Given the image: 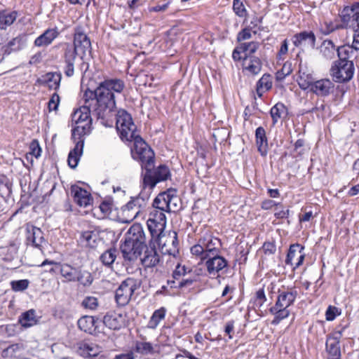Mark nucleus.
<instances>
[{"mask_svg":"<svg viewBox=\"0 0 359 359\" xmlns=\"http://www.w3.org/2000/svg\"><path fill=\"white\" fill-rule=\"evenodd\" d=\"M205 262L207 270L210 275H216L217 273L228 266V261L219 253L208 257Z\"/></svg>","mask_w":359,"mask_h":359,"instance_id":"nucleus-18","label":"nucleus"},{"mask_svg":"<svg viewBox=\"0 0 359 359\" xmlns=\"http://www.w3.org/2000/svg\"><path fill=\"white\" fill-rule=\"evenodd\" d=\"M291 41L295 47L300 48L302 51L305 49L316 48V36L311 30H303L294 34Z\"/></svg>","mask_w":359,"mask_h":359,"instance_id":"nucleus-10","label":"nucleus"},{"mask_svg":"<svg viewBox=\"0 0 359 359\" xmlns=\"http://www.w3.org/2000/svg\"><path fill=\"white\" fill-rule=\"evenodd\" d=\"M179 200L180 198L177 196V189L170 188L160 193L154 198L152 205L159 210L170 212L172 201Z\"/></svg>","mask_w":359,"mask_h":359,"instance_id":"nucleus-11","label":"nucleus"},{"mask_svg":"<svg viewBox=\"0 0 359 359\" xmlns=\"http://www.w3.org/2000/svg\"><path fill=\"white\" fill-rule=\"evenodd\" d=\"M72 45L74 46L79 58L83 61V65L88 57L93 58L90 39L81 27H75Z\"/></svg>","mask_w":359,"mask_h":359,"instance_id":"nucleus-5","label":"nucleus"},{"mask_svg":"<svg viewBox=\"0 0 359 359\" xmlns=\"http://www.w3.org/2000/svg\"><path fill=\"white\" fill-rule=\"evenodd\" d=\"M125 88V82L117 78L105 79L99 83L97 88L92 90L87 88L83 93L84 104L72 114V121L77 125L72 130V140L76 141L77 137L90 133L92 129V114L101 123L106 125L109 117L116 109L114 93H121Z\"/></svg>","mask_w":359,"mask_h":359,"instance_id":"nucleus-1","label":"nucleus"},{"mask_svg":"<svg viewBox=\"0 0 359 359\" xmlns=\"http://www.w3.org/2000/svg\"><path fill=\"white\" fill-rule=\"evenodd\" d=\"M12 184L6 178L0 179V196L3 198L8 197L11 192Z\"/></svg>","mask_w":359,"mask_h":359,"instance_id":"nucleus-46","label":"nucleus"},{"mask_svg":"<svg viewBox=\"0 0 359 359\" xmlns=\"http://www.w3.org/2000/svg\"><path fill=\"white\" fill-rule=\"evenodd\" d=\"M272 88V76L266 73L258 80L256 83V93L259 97H262L263 93Z\"/></svg>","mask_w":359,"mask_h":359,"instance_id":"nucleus-31","label":"nucleus"},{"mask_svg":"<svg viewBox=\"0 0 359 359\" xmlns=\"http://www.w3.org/2000/svg\"><path fill=\"white\" fill-rule=\"evenodd\" d=\"M70 191L74 202L81 207L86 208L93 201L90 193L85 189L74 184L71 186Z\"/></svg>","mask_w":359,"mask_h":359,"instance_id":"nucleus-17","label":"nucleus"},{"mask_svg":"<svg viewBox=\"0 0 359 359\" xmlns=\"http://www.w3.org/2000/svg\"><path fill=\"white\" fill-rule=\"evenodd\" d=\"M262 249L265 255H271L275 254L276 246L275 241H266L262 245Z\"/></svg>","mask_w":359,"mask_h":359,"instance_id":"nucleus-55","label":"nucleus"},{"mask_svg":"<svg viewBox=\"0 0 359 359\" xmlns=\"http://www.w3.org/2000/svg\"><path fill=\"white\" fill-rule=\"evenodd\" d=\"M134 351L143 355H153L155 353L151 343L140 341L135 342Z\"/></svg>","mask_w":359,"mask_h":359,"instance_id":"nucleus-37","label":"nucleus"},{"mask_svg":"<svg viewBox=\"0 0 359 359\" xmlns=\"http://www.w3.org/2000/svg\"><path fill=\"white\" fill-rule=\"evenodd\" d=\"M353 49L354 48L353 47V45L351 46H341L338 47L336 50L337 52V55L339 57L338 62H351V60H348L349 57V53H353Z\"/></svg>","mask_w":359,"mask_h":359,"instance_id":"nucleus-42","label":"nucleus"},{"mask_svg":"<svg viewBox=\"0 0 359 359\" xmlns=\"http://www.w3.org/2000/svg\"><path fill=\"white\" fill-rule=\"evenodd\" d=\"M147 248L146 238L142 226L133 224L125 235V240L121 244L120 250L125 260L131 262L140 257Z\"/></svg>","mask_w":359,"mask_h":359,"instance_id":"nucleus-2","label":"nucleus"},{"mask_svg":"<svg viewBox=\"0 0 359 359\" xmlns=\"http://www.w3.org/2000/svg\"><path fill=\"white\" fill-rule=\"evenodd\" d=\"M222 245V243L220 239L218 238L212 236L211 241L208 242L207 245L204 248L205 251V258H208V257L217 254L219 252V248Z\"/></svg>","mask_w":359,"mask_h":359,"instance_id":"nucleus-38","label":"nucleus"},{"mask_svg":"<svg viewBox=\"0 0 359 359\" xmlns=\"http://www.w3.org/2000/svg\"><path fill=\"white\" fill-rule=\"evenodd\" d=\"M99 238V234L95 231H86L81 233L80 236L81 242L86 247L95 248L97 246V242Z\"/></svg>","mask_w":359,"mask_h":359,"instance_id":"nucleus-34","label":"nucleus"},{"mask_svg":"<svg viewBox=\"0 0 359 359\" xmlns=\"http://www.w3.org/2000/svg\"><path fill=\"white\" fill-rule=\"evenodd\" d=\"M81 306L84 309L95 310L99 306L98 299L95 297L87 296L83 299Z\"/></svg>","mask_w":359,"mask_h":359,"instance_id":"nucleus-45","label":"nucleus"},{"mask_svg":"<svg viewBox=\"0 0 359 359\" xmlns=\"http://www.w3.org/2000/svg\"><path fill=\"white\" fill-rule=\"evenodd\" d=\"M165 313L166 309L164 307H161L159 309L156 310L153 313L149 321V327L150 328L155 329L159 324L160 321L164 319Z\"/></svg>","mask_w":359,"mask_h":359,"instance_id":"nucleus-41","label":"nucleus"},{"mask_svg":"<svg viewBox=\"0 0 359 359\" xmlns=\"http://www.w3.org/2000/svg\"><path fill=\"white\" fill-rule=\"evenodd\" d=\"M84 141L85 139L81 137H77L76 140L74 141L75 146L70 150L67 157L68 165L72 169H75L78 166L83 152Z\"/></svg>","mask_w":359,"mask_h":359,"instance_id":"nucleus-20","label":"nucleus"},{"mask_svg":"<svg viewBox=\"0 0 359 359\" xmlns=\"http://www.w3.org/2000/svg\"><path fill=\"white\" fill-rule=\"evenodd\" d=\"M341 310L334 306L330 305L325 311V319L327 321L334 320L337 316L341 315Z\"/></svg>","mask_w":359,"mask_h":359,"instance_id":"nucleus-50","label":"nucleus"},{"mask_svg":"<svg viewBox=\"0 0 359 359\" xmlns=\"http://www.w3.org/2000/svg\"><path fill=\"white\" fill-rule=\"evenodd\" d=\"M313 83H314V81L312 79V78H309L307 76V79H304L302 83H299V84L302 89L308 90L311 92Z\"/></svg>","mask_w":359,"mask_h":359,"instance_id":"nucleus-62","label":"nucleus"},{"mask_svg":"<svg viewBox=\"0 0 359 359\" xmlns=\"http://www.w3.org/2000/svg\"><path fill=\"white\" fill-rule=\"evenodd\" d=\"M278 297L274 305L278 306L289 308L292 306L298 294L297 291L292 288L288 291H283L280 289L278 291Z\"/></svg>","mask_w":359,"mask_h":359,"instance_id":"nucleus-23","label":"nucleus"},{"mask_svg":"<svg viewBox=\"0 0 359 359\" xmlns=\"http://www.w3.org/2000/svg\"><path fill=\"white\" fill-rule=\"evenodd\" d=\"M37 322L36 311L33 309L23 312L18 318V323L25 328L30 327Z\"/></svg>","mask_w":359,"mask_h":359,"instance_id":"nucleus-32","label":"nucleus"},{"mask_svg":"<svg viewBox=\"0 0 359 359\" xmlns=\"http://www.w3.org/2000/svg\"><path fill=\"white\" fill-rule=\"evenodd\" d=\"M250 30L251 28L250 27H246L241 29L237 34L238 41L250 39L252 37Z\"/></svg>","mask_w":359,"mask_h":359,"instance_id":"nucleus-60","label":"nucleus"},{"mask_svg":"<svg viewBox=\"0 0 359 359\" xmlns=\"http://www.w3.org/2000/svg\"><path fill=\"white\" fill-rule=\"evenodd\" d=\"M77 274L76 282L79 283L84 287H89L92 285L94 278L91 273L88 271H81L79 269Z\"/></svg>","mask_w":359,"mask_h":359,"instance_id":"nucleus-40","label":"nucleus"},{"mask_svg":"<svg viewBox=\"0 0 359 359\" xmlns=\"http://www.w3.org/2000/svg\"><path fill=\"white\" fill-rule=\"evenodd\" d=\"M114 114L116 115V129L119 133V137L121 140H130L133 134L134 136L138 135V134H136L137 127L133 123L132 116L127 111L119 109L116 114V111L113 112L109 118Z\"/></svg>","mask_w":359,"mask_h":359,"instance_id":"nucleus-4","label":"nucleus"},{"mask_svg":"<svg viewBox=\"0 0 359 359\" xmlns=\"http://www.w3.org/2000/svg\"><path fill=\"white\" fill-rule=\"evenodd\" d=\"M358 23V29L354 30L353 47L355 50H359V22Z\"/></svg>","mask_w":359,"mask_h":359,"instance_id":"nucleus-64","label":"nucleus"},{"mask_svg":"<svg viewBox=\"0 0 359 359\" xmlns=\"http://www.w3.org/2000/svg\"><path fill=\"white\" fill-rule=\"evenodd\" d=\"M151 250L145 248L144 256L142 259V263L146 268H152L156 266L160 262V257L156 248V244L150 245Z\"/></svg>","mask_w":359,"mask_h":359,"instance_id":"nucleus-28","label":"nucleus"},{"mask_svg":"<svg viewBox=\"0 0 359 359\" xmlns=\"http://www.w3.org/2000/svg\"><path fill=\"white\" fill-rule=\"evenodd\" d=\"M191 252L192 255L196 256H201V259L202 260L205 259L204 257L205 256V251L203 247H202L198 243L196 245H194L191 248Z\"/></svg>","mask_w":359,"mask_h":359,"instance_id":"nucleus-59","label":"nucleus"},{"mask_svg":"<svg viewBox=\"0 0 359 359\" xmlns=\"http://www.w3.org/2000/svg\"><path fill=\"white\" fill-rule=\"evenodd\" d=\"M135 290L132 280H123L115 292V300L120 306L127 305Z\"/></svg>","mask_w":359,"mask_h":359,"instance_id":"nucleus-13","label":"nucleus"},{"mask_svg":"<svg viewBox=\"0 0 359 359\" xmlns=\"http://www.w3.org/2000/svg\"><path fill=\"white\" fill-rule=\"evenodd\" d=\"M155 212H151L150 217L151 218H156L157 221L158 222H165L166 223V217L165 214L163 213L164 211H158V210H154Z\"/></svg>","mask_w":359,"mask_h":359,"instance_id":"nucleus-61","label":"nucleus"},{"mask_svg":"<svg viewBox=\"0 0 359 359\" xmlns=\"http://www.w3.org/2000/svg\"><path fill=\"white\" fill-rule=\"evenodd\" d=\"M123 316L115 313H107L102 320V327L104 325L110 330H119L123 326Z\"/></svg>","mask_w":359,"mask_h":359,"instance_id":"nucleus-29","label":"nucleus"},{"mask_svg":"<svg viewBox=\"0 0 359 359\" xmlns=\"http://www.w3.org/2000/svg\"><path fill=\"white\" fill-rule=\"evenodd\" d=\"M353 13H355V11L353 6H345L340 14L341 21L345 24H348L351 18L353 19Z\"/></svg>","mask_w":359,"mask_h":359,"instance_id":"nucleus-49","label":"nucleus"},{"mask_svg":"<svg viewBox=\"0 0 359 359\" xmlns=\"http://www.w3.org/2000/svg\"><path fill=\"white\" fill-rule=\"evenodd\" d=\"M280 205V203H276L273 200H271V199H266V200H264L262 204H261V208L263 210H270L271 209L273 206L275 205Z\"/></svg>","mask_w":359,"mask_h":359,"instance_id":"nucleus-63","label":"nucleus"},{"mask_svg":"<svg viewBox=\"0 0 359 359\" xmlns=\"http://www.w3.org/2000/svg\"><path fill=\"white\" fill-rule=\"evenodd\" d=\"M29 281L27 279L13 280L11 283V288L15 292H22L29 287Z\"/></svg>","mask_w":359,"mask_h":359,"instance_id":"nucleus-48","label":"nucleus"},{"mask_svg":"<svg viewBox=\"0 0 359 359\" xmlns=\"http://www.w3.org/2000/svg\"><path fill=\"white\" fill-rule=\"evenodd\" d=\"M140 198H142V194H139L137 197H132L129 202L122 206L121 210L124 212L126 210L130 211L133 210L135 207L138 208L143 207V204L140 203Z\"/></svg>","mask_w":359,"mask_h":359,"instance_id":"nucleus-44","label":"nucleus"},{"mask_svg":"<svg viewBox=\"0 0 359 359\" xmlns=\"http://www.w3.org/2000/svg\"><path fill=\"white\" fill-rule=\"evenodd\" d=\"M330 72L334 81L337 83L349 81L354 74L353 62L334 61Z\"/></svg>","mask_w":359,"mask_h":359,"instance_id":"nucleus-7","label":"nucleus"},{"mask_svg":"<svg viewBox=\"0 0 359 359\" xmlns=\"http://www.w3.org/2000/svg\"><path fill=\"white\" fill-rule=\"evenodd\" d=\"M60 101V98L59 95L57 93H54L48 102V107L49 111H57L58 109Z\"/></svg>","mask_w":359,"mask_h":359,"instance_id":"nucleus-53","label":"nucleus"},{"mask_svg":"<svg viewBox=\"0 0 359 359\" xmlns=\"http://www.w3.org/2000/svg\"><path fill=\"white\" fill-rule=\"evenodd\" d=\"M74 46L69 42H62L58 44L61 48V58L65 62L64 73L66 76L71 77L74 74V64L76 57H79Z\"/></svg>","mask_w":359,"mask_h":359,"instance_id":"nucleus-9","label":"nucleus"},{"mask_svg":"<svg viewBox=\"0 0 359 359\" xmlns=\"http://www.w3.org/2000/svg\"><path fill=\"white\" fill-rule=\"evenodd\" d=\"M190 271H189V273ZM187 269L185 266H181L177 264L175 269L172 272V278L177 280H180L181 278H184L187 275Z\"/></svg>","mask_w":359,"mask_h":359,"instance_id":"nucleus-51","label":"nucleus"},{"mask_svg":"<svg viewBox=\"0 0 359 359\" xmlns=\"http://www.w3.org/2000/svg\"><path fill=\"white\" fill-rule=\"evenodd\" d=\"M27 46V37L25 35H18L12 39L6 45L1 46L4 55H9L13 53H18Z\"/></svg>","mask_w":359,"mask_h":359,"instance_id":"nucleus-19","label":"nucleus"},{"mask_svg":"<svg viewBox=\"0 0 359 359\" xmlns=\"http://www.w3.org/2000/svg\"><path fill=\"white\" fill-rule=\"evenodd\" d=\"M325 27L321 29V33L323 35H329L332 32H334L339 29H343L344 27L342 25H334L332 22H325Z\"/></svg>","mask_w":359,"mask_h":359,"instance_id":"nucleus-52","label":"nucleus"},{"mask_svg":"<svg viewBox=\"0 0 359 359\" xmlns=\"http://www.w3.org/2000/svg\"><path fill=\"white\" fill-rule=\"evenodd\" d=\"M62 74L58 72L46 73L42 78H39L36 82L42 86H48L50 90H57L60 88Z\"/></svg>","mask_w":359,"mask_h":359,"instance_id":"nucleus-24","label":"nucleus"},{"mask_svg":"<svg viewBox=\"0 0 359 359\" xmlns=\"http://www.w3.org/2000/svg\"><path fill=\"white\" fill-rule=\"evenodd\" d=\"M334 84L328 79L314 81L311 87V93L318 97H327L334 93Z\"/></svg>","mask_w":359,"mask_h":359,"instance_id":"nucleus-16","label":"nucleus"},{"mask_svg":"<svg viewBox=\"0 0 359 359\" xmlns=\"http://www.w3.org/2000/svg\"><path fill=\"white\" fill-rule=\"evenodd\" d=\"M196 281V276L194 278H182L179 282H178V289H183L184 287H190L192 286L194 283Z\"/></svg>","mask_w":359,"mask_h":359,"instance_id":"nucleus-58","label":"nucleus"},{"mask_svg":"<svg viewBox=\"0 0 359 359\" xmlns=\"http://www.w3.org/2000/svg\"><path fill=\"white\" fill-rule=\"evenodd\" d=\"M116 248H109L100 255V260L104 266L110 267L116 258Z\"/></svg>","mask_w":359,"mask_h":359,"instance_id":"nucleus-39","label":"nucleus"},{"mask_svg":"<svg viewBox=\"0 0 359 359\" xmlns=\"http://www.w3.org/2000/svg\"><path fill=\"white\" fill-rule=\"evenodd\" d=\"M304 250V246L299 243H294L290 245L286 259L285 264L293 266L292 260L298 255L299 252Z\"/></svg>","mask_w":359,"mask_h":359,"instance_id":"nucleus-36","label":"nucleus"},{"mask_svg":"<svg viewBox=\"0 0 359 359\" xmlns=\"http://www.w3.org/2000/svg\"><path fill=\"white\" fill-rule=\"evenodd\" d=\"M243 69L248 71L252 75L258 74L262 68V62L259 57L255 55L244 56Z\"/></svg>","mask_w":359,"mask_h":359,"instance_id":"nucleus-27","label":"nucleus"},{"mask_svg":"<svg viewBox=\"0 0 359 359\" xmlns=\"http://www.w3.org/2000/svg\"><path fill=\"white\" fill-rule=\"evenodd\" d=\"M154 166L145 168V172L143 175V187H149L153 189L156 185L161 182L166 181L170 177L169 168L165 164H161L152 170Z\"/></svg>","mask_w":359,"mask_h":359,"instance_id":"nucleus-6","label":"nucleus"},{"mask_svg":"<svg viewBox=\"0 0 359 359\" xmlns=\"http://www.w3.org/2000/svg\"><path fill=\"white\" fill-rule=\"evenodd\" d=\"M26 241L27 245L41 250L42 243L45 242L43 232L40 228L34 226H32L31 229L27 227Z\"/></svg>","mask_w":359,"mask_h":359,"instance_id":"nucleus-21","label":"nucleus"},{"mask_svg":"<svg viewBox=\"0 0 359 359\" xmlns=\"http://www.w3.org/2000/svg\"><path fill=\"white\" fill-rule=\"evenodd\" d=\"M233 11L239 18H245L248 16V12L245 8L241 0H233Z\"/></svg>","mask_w":359,"mask_h":359,"instance_id":"nucleus-43","label":"nucleus"},{"mask_svg":"<svg viewBox=\"0 0 359 359\" xmlns=\"http://www.w3.org/2000/svg\"><path fill=\"white\" fill-rule=\"evenodd\" d=\"M255 142L260 155L265 157L269 151V144L266 130L262 126L255 130Z\"/></svg>","mask_w":359,"mask_h":359,"instance_id":"nucleus-25","label":"nucleus"},{"mask_svg":"<svg viewBox=\"0 0 359 359\" xmlns=\"http://www.w3.org/2000/svg\"><path fill=\"white\" fill-rule=\"evenodd\" d=\"M47 264L58 266L61 276L65 278L67 282H76L79 268L74 267L68 264H60V262L48 259H45L39 266H45Z\"/></svg>","mask_w":359,"mask_h":359,"instance_id":"nucleus-14","label":"nucleus"},{"mask_svg":"<svg viewBox=\"0 0 359 359\" xmlns=\"http://www.w3.org/2000/svg\"><path fill=\"white\" fill-rule=\"evenodd\" d=\"M269 312L271 314L274 316L273 319L271 321V324L273 325H278L281 320L288 318L290 316V311L288 308L282 307L273 305L269 309Z\"/></svg>","mask_w":359,"mask_h":359,"instance_id":"nucleus-33","label":"nucleus"},{"mask_svg":"<svg viewBox=\"0 0 359 359\" xmlns=\"http://www.w3.org/2000/svg\"><path fill=\"white\" fill-rule=\"evenodd\" d=\"M266 301V297L264 288H261L256 292L254 305L260 308Z\"/></svg>","mask_w":359,"mask_h":359,"instance_id":"nucleus-54","label":"nucleus"},{"mask_svg":"<svg viewBox=\"0 0 359 359\" xmlns=\"http://www.w3.org/2000/svg\"><path fill=\"white\" fill-rule=\"evenodd\" d=\"M59 34L60 32L57 28L47 29L34 40V44L37 47H46L51 44Z\"/></svg>","mask_w":359,"mask_h":359,"instance_id":"nucleus-26","label":"nucleus"},{"mask_svg":"<svg viewBox=\"0 0 359 359\" xmlns=\"http://www.w3.org/2000/svg\"><path fill=\"white\" fill-rule=\"evenodd\" d=\"M112 201H111L110 200H104L100 203L99 208L100 209V211L105 216L111 214L112 210Z\"/></svg>","mask_w":359,"mask_h":359,"instance_id":"nucleus-56","label":"nucleus"},{"mask_svg":"<svg viewBox=\"0 0 359 359\" xmlns=\"http://www.w3.org/2000/svg\"><path fill=\"white\" fill-rule=\"evenodd\" d=\"M77 325L81 331L90 334L97 335L102 332V320L94 316L81 317L77 321Z\"/></svg>","mask_w":359,"mask_h":359,"instance_id":"nucleus-12","label":"nucleus"},{"mask_svg":"<svg viewBox=\"0 0 359 359\" xmlns=\"http://www.w3.org/2000/svg\"><path fill=\"white\" fill-rule=\"evenodd\" d=\"M129 141L134 142V146L130 149L132 158L141 164L142 169L149 166H154L155 154L150 146L140 135H132Z\"/></svg>","mask_w":359,"mask_h":359,"instance_id":"nucleus-3","label":"nucleus"},{"mask_svg":"<svg viewBox=\"0 0 359 359\" xmlns=\"http://www.w3.org/2000/svg\"><path fill=\"white\" fill-rule=\"evenodd\" d=\"M18 13L13 11L7 13L6 11H0V29H6L8 26L11 25L16 20Z\"/></svg>","mask_w":359,"mask_h":359,"instance_id":"nucleus-35","label":"nucleus"},{"mask_svg":"<svg viewBox=\"0 0 359 359\" xmlns=\"http://www.w3.org/2000/svg\"><path fill=\"white\" fill-rule=\"evenodd\" d=\"M287 114L288 110L285 105L282 102L276 103L270 110L273 126H275L278 120L285 118Z\"/></svg>","mask_w":359,"mask_h":359,"instance_id":"nucleus-30","label":"nucleus"},{"mask_svg":"<svg viewBox=\"0 0 359 359\" xmlns=\"http://www.w3.org/2000/svg\"><path fill=\"white\" fill-rule=\"evenodd\" d=\"M29 149L30 151L27 154H26V158L28 160L29 156L31 158L32 156H35L36 158H39L41 156V148L39 144L38 140H33L29 145Z\"/></svg>","mask_w":359,"mask_h":359,"instance_id":"nucleus-47","label":"nucleus"},{"mask_svg":"<svg viewBox=\"0 0 359 359\" xmlns=\"http://www.w3.org/2000/svg\"><path fill=\"white\" fill-rule=\"evenodd\" d=\"M340 336L336 337L328 334L326 340V351L328 353V359H341Z\"/></svg>","mask_w":359,"mask_h":359,"instance_id":"nucleus-22","label":"nucleus"},{"mask_svg":"<svg viewBox=\"0 0 359 359\" xmlns=\"http://www.w3.org/2000/svg\"><path fill=\"white\" fill-rule=\"evenodd\" d=\"M147 225L151 235L149 245L155 243L158 248H163L168 242L167 240L163 241L167 236L165 232V222H158L156 218L150 217L147 222Z\"/></svg>","mask_w":359,"mask_h":359,"instance_id":"nucleus-8","label":"nucleus"},{"mask_svg":"<svg viewBox=\"0 0 359 359\" xmlns=\"http://www.w3.org/2000/svg\"><path fill=\"white\" fill-rule=\"evenodd\" d=\"M170 4V0H163L162 4L158 3L156 6L149 7V12H163L165 11Z\"/></svg>","mask_w":359,"mask_h":359,"instance_id":"nucleus-57","label":"nucleus"},{"mask_svg":"<svg viewBox=\"0 0 359 359\" xmlns=\"http://www.w3.org/2000/svg\"><path fill=\"white\" fill-rule=\"evenodd\" d=\"M74 348L79 355L85 358L95 357L100 352L99 346L89 340L78 341Z\"/></svg>","mask_w":359,"mask_h":359,"instance_id":"nucleus-15","label":"nucleus"}]
</instances>
